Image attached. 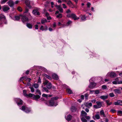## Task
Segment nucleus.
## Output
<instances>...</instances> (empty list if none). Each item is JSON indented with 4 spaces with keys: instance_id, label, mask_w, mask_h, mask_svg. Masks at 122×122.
Returning <instances> with one entry per match:
<instances>
[{
    "instance_id": "obj_46",
    "label": "nucleus",
    "mask_w": 122,
    "mask_h": 122,
    "mask_svg": "<svg viewBox=\"0 0 122 122\" xmlns=\"http://www.w3.org/2000/svg\"><path fill=\"white\" fill-rule=\"evenodd\" d=\"M30 88L31 89V92H34V89L32 87H30Z\"/></svg>"
},
{
    "instance_id": "obj_47",
    "label": "nucleus",
    "mask_w": 122,
    "mask_h": 122,
    "mask_svg": "<svg viewBox=\"0 0 122 122\" xmlns=\"http://www.w3.org/2000/svg\"><path fill=\"white\" fill-rule=\"evenodd\" d=\"M8 0H3L2 1H1V4L4 3L6 2Z\"/></svg>"
},
{
    "instance_id": "obj_49",
    "label": "nucleus",
    "mask_w": 122,
    "mask_h": 122,
    "mask_svg": "<svg viewBox=\"0 0 122 122\" xmlns=\"http://www.w3.org/2000/svg\"><path fill=\"white\" fill-rule=\"evenodd\" d=\"M99 92H100V91H99V90H96L95 91V94H97L99 93Z\"/></svg>"
},
{
    "instance_id": "obj_20",
    "label": "nucleus",
    "mask_w": 122,
    "mask_h": 122,
    "mask_svg": "<svg viewBox=\"0 0 122 122\" xmlns=\"http://www.w3.org/2000/svg\"><path fill=\"white\" fill-rule=\"evenodd\" d=\"M26 26L28 28L30 29H31L32 28V25L30 23H27Z\"/></svg>"
},
{
    "instance_id": "obj_18",
    "label": "nucleus",
    "mask_w": 122,
    "mask_h": 122,
    "mask_svg": "<svg viewBox=\"0 0 122 122\" xmlns=\"http://www.w3.org/2000/svg\"><path fill=\"white\" fill-rule=\"evenodd\" d=\"M26 90H24L23 91V93L24 94V95L26 97H30V96H29V94L28 95L26 93Z\"/></svg>"
},
{
    "instance_id": "obj_3",
    "label": "nucleus",
    "mask_w": 122,
    "mask_h": 122,
    "mask_svg": "<svg viewBox=\"0 0 122 122\" xmlns=\"http://www.w3.org/2000/svg\"><path fill=\"white\" fill-rule=\"evenodd\" d=\"M39 9L38 8L36 7L32 11V13L35 15H40L39 12L38 10Z\"/></svg>"
},
{
    "instance_id": "obj_19",
    "label": "nucleus",
    "mask_w": 122,
    "mask_h": 122,
    "mask_svg": "<svg viewBox=\"0 0 122 122\" xmlns=\"http://www.w3.org/2000/svg\"><path fill=\"white\" fill-rule=\"evenodd\" d=\"M25 111L26 113H28L31 111L30 109L26 107V108Z\"/></svg>"
},
{
    "instance_id": "obj_8",
    "label": "nucleus",
    "mask_w": 122,
    "mask_h": 122,
    "mask_svg": "<svg viewBox=\"0 0 122 122\" xmlns=\"http://www.w3.org/2000/svg\"><path fill=\"white\" fill-rule=\"evenodd\" d=\"M97 106L99 108H101L102 105V104L103 103V102H102L97 101L96 102Z\"/></svg>"
},
{
    "instance_id": "obj_41",
    "label": "nucleus",
    "mask_w": 122,
    "mask_h": 122,
    "mask_svg": "<svg viewBox=\"0 0 122 122\" xmlns=\"http://www.w3.org/2000/svg\"><path fill=\"white\" fill-rule=\"evenodd\" d=\"M109 95L111 97H114L115 96L113 93L112 92L110 93L109 94Z\"/></svg>"
},
{
    "instance_id": "obj_28",
    "label": "nucleus",
    "mask_w": 122,
    "mask_h": 122,
    "mask_svg": "<svg viewBox=\"0 0 122 122\" xmlns=\"http://www.w3.org/2000/svg\"><path fill=\"white\" fill-rule=\"evenodd\" d=\"M76 16L75 14L73 13L71 14V17L74 20H75V19H76Z\"/></svg>"
},
{
    "instance_id": "obj_31",
    "label": "nucleus",
    "mask_w": 122,
    "mask_h": 122,
    "mask_svg": "<svg viewBox=\"0 0 122 122\" xmlns=\"http://www.w3.org/2000/svg\"><path fill=\"white\" fill-rule=\"evenodd\" d=\"M44 75L48 79L50 80L51 79V78L50 76L47 75L46 74H44Z\"/></svg>"
},
{
    "instance_id": "obj_12",
    "label": "nucleus",
    "mask_w": 122,
    "mask_h": 122,
    "mask_svg": "<svg viewBox=\"0 0 122 122\" xmlns=\"http://www.w3.org/2000/svg\"><path fill=\"white\" fill-rule=\"evenodd\" d=\"M16 103L18 105H22L23 104V101L19 99L17 102Z\"/></svg>"
},
{
    "instance_id": "obj_9",
    "label": "nucleus",
    "mask_w": 122,
    "mask_h": 122,
    "mask_svg": "<svg viewBox=\"0 0 122 122\" xmlns=\"http://www.w3.org/2000/svg\"><path fill=\"white\" fill-rule=\"evenodd\" d=\"M3 10L4 12L7 11L9 10L10 8L8 6H6L5 5L2 7Z\"/></svg>"
},
{
    "instance_id": "obj_14",
    "label": "nucleus",
    "mask_w": 122,
    "mask_h": 122,
    "mask_svg": "<svg viewBox=\"0 0 122 122\" xmlns=\"http://www.w3.org/2000/svg\"><path fill=\"white\" fill-rule=\"evenodd\" d=\"M72 116L70 115H68L66 117V119L68 121H70L72 119Z\"/></svg>"
},
{
    "instance_id": "obj_61",
    "label": "nucleus",
    "mask_w": 122,
    "mask_h": 122,
    "mask_svg": "<svg viewBox=\"0 0 122 122\" xmlns=\"http://www.w3.org/2000/svg\"><path fill=\"white\" fill-rule=\"evenodd\" d=\"M71 14H68L67 15V16L68 17H71Z\"/></svg>"
},
{
    "instance_id": "obj_43",
    "label": "nucleus",
    "mask_w": 122,
    "mask_h": 122,
    "mask_svg": "<svg viewBox=\"0 0 122 122\" xmlns=\"http://www.w3.org/2000/svg\"><path fill=\"white\" fill-rule=\"evenodd\" d=\"M15 20H18L20 19V17L19 16H15Z\"/></svg>"
},
{
    "instance_id": "obj_51",
    "label": "nucleus",
    "mask_w": 122,
    "mask_h": 122,
    "mask_svg": "<svg viewBox=\"0 0 122 122\" xmlns=\"http://www.w3.org/2000/svg\"><path fill=\"white\" fill-rule=\"evenodd\" d=\"M87 6L88 7V8H90V5H91V4L89 3L88 2L87 3Z\"/></svg>"
},
{
    "instance_id": "obj_13",
    "label": "nucleus",
    "mask_w": 122,
    "mask_h": 122,
    "mask_svg": "<svg viewBox=\"0 0 122 122\" xmlns=\"http://www.w3.org/2000/svg\"><path fill=\"white\" fill-rule=\"evenodd\" d=\"M52 77L54 79L57 80L58 79V76L56 74H53L52 75Z\"/></svg>"
},
{
    "instance_id": "obj_4",
    "label": "nucleus",
    "mask_w": 122,
    "mask_h": 122,
    "mask_svg": "<svg viewBox=\"0 0 122 122\" xmlns=\"http://www.w3.org/2000/svg\"><path fill=\"white\" fill-rule=\"evenodd\" d=\"M21 20L23 22H25L26 21H29L28 18L26 16L24 15L22 16Z\"/></svg>"
},
{
    "instance_id": "obj_11",
    "label": "nucleus",
    "mask_w": 122,
    "mask_h": 122,
    "mask_svg": "<svg viewBox=\"0 0 122 122\" xmlns=\"http://www.w3.org/2000/svg\"><path fill=\"white\" fill-rule=\"evenodd\" d=\"M116 74L114 72H111L110 74V76L112 78H114L116 76Z\"/></svg>"
},
{
    "instance_id": "obj_37",
    "label": "nucleus",
    "mask_w": 122,
    "mask_h": 122,
    "mask_svg": "<svg viewBox=\"0 0 122 122\" xmlns=\"http://www.w3.org/2000/svg\"><path fill=\"white\" fill-rule=\"evenodd\" d=\"M43 89L44 90V91H45L47 92H48L49 91L48 90V89L47 88V87H44L43 88Z\"/></svg>"
},
{
    "instance_id": "obj_2",
    "label": "nucleus",
    "mask_w": 122,
    "mask_h": 122,
    "mask_svg": "<svg viewBox=\"0 0 122 122\" xmlns=\"http://www.w3.org/2000/svg\"><path fill=\"white\" fill-rule=\"evenodd\" d=\"M47 104L50 106H55L57 105V103H55L53 99H51L47 102Z\"/></svg>"
},
{
    "instance_id": "obj_36",
    "label": "nucleus",
    "mask_w": 122,
    "mask_h": 122,
    "mask_svg": "<svg viewBox=\"0 0 122 122\" xmlns=\"http://www.w3.org/2000/svg\"><path fill=\"white\" fill-rule=\"evenodd\" d=\"M26 108L25 106H22L21 107V109L23 111H25V109Z\"/></svg>"
},
{
    "instance_id": "obj_10",
    "label": "nucleus",
    "mask_w": 122,
    "mask_h": 122,
    "mask_svg": "<svg viewBox=\"0 0 122 122\" xmlns=\"http://www.w3.org/2000/svg\"><path fill=\"white\" fill-rule=\"evenodd\" d=\"M5 20L6 17L5 16L2 14L0 15V21H1L2 20Z\"/></svg>"
},
{
    "instance_id": "obj_26",
    "label": "nucleus",
    "mask_w": 122,
    "mask_h": 122,
    "mask_svg": "<svg viewBox=\"0 0 122 122\" xmlns=\"http://www.w3.org/2000/svg\"><path fill=\"white\" fill-rule=\"evenodd\" d=\"M114 91L117 93L119 94L121 93L120 90L118 89H114Z\"/></svg>"
},
{
    "instance_id": "obj_50",
    "label": "nucleus",
    "mask_w": 122,
    "mask_h": 122,
    "mask_svg": "<svg viewBox=\"0 0 122 122\" xmlns=\"http://www.w3.org/2000/svg\"><path fill=\"white\" fill-rule=\"evenodd\" d=\"M102 88L103 89H105L107 88V86L106 85H103L102 86Z\"/></svg>"
},
{
    "instance_id": "obj_44",
    "label": "nucleus",
    "mask_w": 122,
    "mask_h": 122,
    "mask_svg": "<svg viewBox=\"0 0 122 122\" xmlns=\"http://www.w3.org/2000/svg\"><path fill=\"white\" fill-rule=\"evenodd\" d=\"M41 80L40 77H39L38 80V83H41Z\"/></svg>"
},
{
    "instance_id": "obj_17",
    "label": "nucleus",
    "mask_w": 122,
    "mask_h": 122,
    "mask_svg": "<svg viewBox=\"0 0 122 122\" xmlns=\"http://www.w3.org/2000/svg\"><path fill=\"white\" fill-rule=\"evenodd\" d=\"M100 98L103 100L106 99L108 98L107 96H101L100 97Z\"/></svg>"
},
{
    "instance_id": "obj_32",
    "label": "nucleus",
    "mask_w": 122,
    "mask_h": 122,
    "mask_svg": "<svg viewBox=\"0 0 122 122\" xmlns=\"http://www.w3.org/2000/svg\"><path fill=\"white\" fill-rule=\"evenodd\" d=\"M76 110V109L75 107L74 106H72V107L71 108V110L73 112H74V111H75Z\"/></svg>"
},
{
    "instance_id": "obj_48",
    "label": "nucleus",
    "mask_w": 122,
    "mask_h": 122,
    "mask_svg": "<svg viewBox=\"0 0 122 122\" xmlns=\"http://www.w3.org/2000/svg\"><path fill=\"white\" fill-rule=\"evenodd\" d=\"M42 96L43 97H48V95L45 94H43L42 95Z\"/></svg>"
},
{
    "instance_id": "obj_59",
    "label": "nucleus",
    "mask_w": 122,
    "mask_h": 122,
    "mask_svg": "<svg viewBox=\"0 0 122 122\" xmlns=\"http://www.w3.org/2000/svg\"><path fill=\"white\" fill-rule=\"evenodd\" d=\"M24 79H25V80L26 81H27L28 79H29V78H27V77L26 76L24 77Z\"/></svg>"
},
{
    "instance_id": "obj_62",
    "label": "nucleus",
    "mask_w": 122,
    "mask_h": 122,
    "mask_svg": "<svg viewBox=\"0 0 122 122\" xmlns=\"http://www.w3.org/2000/svg\"><path fill=\"white\" fill-rule=\"evenodd\" d=\"M24 79V77H21L20 79V81H22Z\"/></svg>"
},
{
    "instance_id": "obj_57",
    "label": "nucleus",
    "mask_w": 122,
    "mask_h": 122,
    "mask_svg": "<svg viewBox=\"0 0 122 122\" xmlns=\"http://www.w3.org/2000/svg\"><path fill=\"white\" fill-rule=\"evenodd\" d=\"M110 111L113 113H114L116 111V110L114 109H112L110 110Z\"/></svg>"
},
{
    "instance_id": "obj_38",
    "label": "nucleus",
    "mask_w": 122,
    "mask_h": 122,
    "mask_svg": "<svg viewBox=\"0 0 122 122\" xmlns=\"http://www.w3.org/2000/svg\"><path fill=\"white\" fill-rule=\"evenodd\" d=\"M17 10L20 12H21L22 11V10L21 8L20 7H18L17 8Z\"/></svg>"
},
{
    "instance_id": "obj_30",
    "label": "nucleus",
    "mask_w": 122,
    "mask_h": 122,
    "mask_svg": "<svg viewBox=\"0 0 122 122\" xmlns=\"http://www.w3.org/2000/svg\"><path fill=\"white\" fill-rule=\"evenodd\" d=\"M109 102V100H107L106 101V103L107 104V105L108 106H109L112 104V102Z\"/></svg>"
},
{
    "instance_id": "obj_55",
    "label": "nucleus",
    "mask_w": 122,
    "mask_h": 122,
    "mask_svg": "<svg viewBox=\"0 0 122 122\" xmlns=\"http://www.w3.org/2000/svg\"><path fill=\"white\" fill-rule=\"evenodd\" d=\"M67 4L69 5L70 6L71 5H72V3L71 1L68 2L67 3Z\"/></svg>"
},
{
    "instance_id": "obj_34",
    "label": "nucleus",
    "mask_w": 122,
    "mask_h": 122,
    "mask_svg": "<svg viewBox=\"0 0 122 122\" xmlns=\"http://www.w3.org/2000/svg\"><path fill=\"white\" fill-rule=\"evenodd\" d=\"M95 117L97 119H99L100 118V117L98 114H96L95 116Z\"/></svg>"
},
{
    "instance_id": "obj_5",
    "label": "nucleus",
    "mask_w": 122,
    "mask_h": 122,
    "mask_svg": "<svg viewBox=\"0 0 122 122\" xmlns=\"http://www.w3.org/2000/svg\"><path fill=\"white\" fill-rule=\"evenodd\" d=\"M96 84L94 82H92L89 86L88 87L92 89L96 86Z\"/></svg>"
},
{
    "instance_id": "obj_6",
    "label": "nucleus",
    "mask_w": 122,
    "mask_h": 122,
    "mask_svg": "<svg viewBox=\"0 0 122 122\" xmlns=\"http://www.w3.org/2000/svg\"><path fill=\"white\" fill-rule=\"evenodd\" d=\"M8 5L11 7H13L14 5V3L13 1L11 0H9L7 2Z\"/></svg>"
},
{
    "instance_id": "obj_52",
    "label": "nucleus",
    "mask_w": 122,
    "mask_h": 122,
    "mask_svg": "<svg viewBox=\"0 0 122 122\" xmlns=\"http://www.w3.org/2000/svg\"><path fill=\"white\" fill-rule=\"evenodd\" d=\"M40 29L42 31L44 30L43 26V25H41L40 28Z\"/></svg>"
},
{
    "instance_id": "obj_42",
    "label": "nucleus",
    "mask_w": 122,
    "mask_h": 122,
    "mask_svg": "<svg viewBox=\"0 0 122 122\" xmlns=\"http://www.w3.org/2000/svg\"><path fill=\"white\" fill-rule=\"evenodd\" d=\"M36 93H38L39 94V95H41V92L40 91L39 89L37 90L36 91Z\"/></svg>"
},
{
    "instance_id": "obj_33",
    "label": "nucleus",
    "mask_w": 122,
    "mask_h": 122,
    "mask_svg": "<svg viewBox=\"0 0 122 122\" xmlns=\"http://www.w3.org/2000/svg\"><path fill=\"white\" fill-rule=\"evenodd\" d=\"M32 86H33L35 88H38L39 86V85L37 83H35L34 84L32 85Z\"/></svg>"
},
{
    "instance_id": "obj_15",
    "label": "nucleus",
    "mask_w": 122,
    "mask_h": 122,
    "mask_svg": "<svg viewBox=\"0 0 122 122\" xmlns=\"http://www.w3.org/2000/svg\"><path fill=\"white\" fill-rule=\"evenodd\" d=\"M87 114L86 112L84 111H82L81 112V117L84 116L85 117L87 115Z\"/></svg>"
},
{
    "instance_id": "obj_63",
    "label": "nucleus",
    "mask_w": 122,
    "mask_h": 122,
    "mask_svg": "<svg viewBox=\"0 0 122 122\" xmlns=\"http://www.w3.org/2000/svg\"><path fill=\"white\" fill-rule=\"evenodd\" d=\"M62 5L63 6V8H66V6L65 5V4H63Z\"/></svg>"
},
{
    "instance_id": "obj_24",
    "label": "nucleus",
    "mask_w": 122,
    "mask_h": 122,
    "mask_svg": "<svg viewBox=\"0 0 122 122\" xmlns=\"http://www.w3.org/2000/svg\"><path fill=\"white\" fill-rule=\"evenodd\" d=\"M47 21L45 19H44L41 20V23L42 24H43L45 23Z\"/></svg>"
},
{
    "instance_id": "obj_27",
    "label": "nucleus",
    "mask_w": 122,
    "mask_h": 122,
    "mask_svg": "<svg viewBox=\"0 0 122 122\" xmlns=\"http://www.w3.org/2000/svg\"><path fill=\"white\" fill-rule=\"evenodd\" d=\"M66 91L67 92L70 94L72 93V92L71 90L69 89H66Z\"/></svg>"
},
{
    "instance_id": "obj_40",
    "label": "nucleus",
    "mask_w": 122,
    "mask_h": 122,
    "mask_svg": "<svg viewBox=\"0 0 122 122\" xmlns=\"http://www.w3.org/2000/svg\"><path fill=\"white\" fill-rule=\"evenodd\" d=\"M62 14L60 13L58 15H57L56 16L57 18H62Z\"/></svg>"
},
{
    "instance_id": "obj_54",
    "label": "nucleus",
    "mask_w": 122,
    "mask_h": 122,
    "mask_svg": "<svg viewBox=\"0 0 122 122\" xmlns=\"http://www.w3.org/2000/svg\"><path fill=\"white\" fill-rule=\"evenodd\" d=\"M93 107L94 108H96V109L99 108V107L97 106V105H94L93 106Z\"/></svg>"
},
{
    "instance_id": "obj_53",
    "label": "nucleus",
    "mask_w": 122,
    "mask_h": 122,
    "mask_svg": "<svg viewBox=\"0 0 122 122\" xmlns=\"http://www.w3.org/2000/svg\"><path fill=\"white\" fill-rule=\"evenodd\" d=\"M58 10H59L60 12L61 13H62L63 12V10L61 8H60V9H59Z\"/></svg>"
},
{
    "instance_id": "obj_16",
    "label": "nucleus",
    "mask_w": 122,
    "mask_h": 122,
    "mask_svg": "<svg viewBox=\"0 0 122 122\" xmlns=\"http://www.w3.org/2000/svg\"><path fill=\"white\" fill-rule=\"evenodd\" d=\"M47 88L48 89H50L52 87V85L51 83L50 82L46 86Z\"/></svg>"
},
{
    "instance_id": "obj_7",
    "label": "nucleus",
    "mask_w": 122,
    "mask_h": 122,
    "mask_svg": "<svg viewBox=\"0 0 122 122\" xmlns=\"http://www.w3.org/2000/svg\"><path fill=\"white\" fill-rule=\"evenodd\" d=\"M114 104L115 105H122V101L118 100L117 102H115Z\"/></svg>"
},
{
    "instance_id": "obj_1",
    "label": "nucleus",
    "mask_w": 122,
    "mask_h": 122,
    "mask_svg": "<svg viewBox=\"0 0 122 122\" xmlns=\"http://www.w3.org/2000/svg\"><path fill=\"white\" fill-rule=\"evenodd\" d=\"M29 96L30 97H32V99L36 100H37L40 97V96L38 95H35L30 93L29 94Z\"/></svg>"
},
{
    "instance_id": "obj_21",
    "label": "nucleus",
    "mask_w": 122,
    "mask_h": 122,
    "mask_svg": "<svg viewBox=\"0 0 122 122\" xmlns=\"http://www.w3.org/2000/svg\"><path fill=\"white\" fill-rule=\"evenodd\" d=\"M81 19L82 20H86V17L85 15H81Z\"/></svg>"
},
{
    "instance_id": "obj_39",
    "label": "nucleus",
    "mask_w": 122,
    "mask_h": 122,
    "mask_svg": "<svg viewBox=\"0 0 122 122\" xmlns=\"http://www.w3.org/2000/svg\"><path fill=\"white\" fill-rule=\"evenodd\" d=\"M89 95V94L87 93H86L85 94V99H88V97Z\"/></svg>"
},
{
    "instance_id": "obj_29",
    "label": "nucleus",
    "mask_w": 122,
    "mask_h": 122,
    "mask_svg": "<svg viewBox=\"0 0 122 122\" xmlns=\"http://www.w3.org/2000/svg\"><path fill=\"white\" fill-rule=\"evenodd\" d=\"M49 81L46 80L43 81V84L44 85H47L48 83H49Z\"/></svg>"
},
{
    "instance_id": "obj_56",
    "label": "nucleus",
    "mask_w": 122,
    "mask_h": 122,
    "mask_svg": "<svg viewBox=\"0 0 122 122\" xmlns=\"http://www.w3.org/2000/svg\"><path fill=\"white\" fill-rule=\"evenodd\" d=\"M85 117V118L87 119H89L90 118V117H89V116H86Z\"/></svg>"
},
{
    "instance_id": "obj_22",
    "label": "nucleus",
    "mask_w": 122,
    "mask_h": 122,
    "mask_svg": "<svg viewBox=\"0 0 122 122\" xmlns=\"http://www.w3.org/2000/svg\"><path fill=\"white\" fill-rule=\"evenodd\" d=\"M85 105L87 107H88L89 106L91 107L92 106V104L91 103H86L85 104Z\"/></svg>"
},
{
    "instance_id": "obj_23",
    "label": "nucleus",
    "mask_w": 122,
    "mask_h": 122,
    "mask_svg": "<svg viewBox=\"0 0 122 122\" xmlns=\"http://www.w3.org/2000/svg\"><path fill=\"white\" fill-rule=\"evenodd\" d=\"M100 113L101 115H102L103 117H105L104 112L103 110H101L100 111Z\"/></svg>"
},
{
    "instance_id": "obj_35",
    "label": "nucleus",
    "mask_w": 122,
    "mask_h": 122,
    "mask_svg": "<svg viewBox=\"0 0 122 122\" xmlns=\"http://www.w3.org/2000/svg\"><path fill=\"white\" fill-rule=\"evenodd\" d=\"M72 21L71 20H69L66 24V25L67 26H68L70 24H71Z\"/></svg>"
},
{
    "instance_id": "obj_45",
    "label": "nucleus",
    "mask_w": 122,
    "mask_h": 122,
    "mask_svg": "<svg viewBox=\"0 0 122 122\" xmlns=\"http://www.w3.org/2000/svg\"><path fill=\"white\" fill-rule=\"evenodd\" d=\"M58 98V97H53L51 98V99H53L54 100H57Z\"/></svg>"
},
{
    "instance_id": "obj_25",
    "label": "nucleus",
    "mask_w": 122,
    "mask_h": 122,
    "mask_svg": "<svg viewBox=\"0 0 122 122\" xmlns=\"http://www.w3.org/2000/svg\"><path fill=\"white\" fill-rule=\"evenodd\" d=\"M81 119L83 122H87V120L83 117H81Z\"/></svg>"
},
{
    "instance_id": "obj_64",
    "label": "nucleus",
    "mask_w": 122,
    "mask_h": 122,
    "mask_svg": "<svg viewBox=\"0 0 122 122\" xmlns=\"http://www.w3.org/2000/svg\"><path fill=\"white\" fill-rule=\"evenodd\" d=\"M91 102H92L94 103H95L96 102V100L95 99H93L91 100Z\"/></svg>"
},
{
    "instance_id": "obj_58",
    "label": "nucleus",
    "mask_w": 122,
    "mask_h": 122,
    "mask_svg": "<svg viewBox=\"0 0 122 122\" xmlns=\"http://www.w3.org/2000/svg\"><path fill=\"white\" fill-rule=\"evenodd\" d=\"M29 11V10L27 8H26L25 9V13H26L27 12Z\"/></svg>"
},
{
    "instance_id": "obj_60",
    "label": "nucleus",
    "mask_w": 122,
    "mask_h": 122,
    "mask_svg": "<svg viewBox=\"0 0 122 122\" xmlns=\"http://www.w3.org/2000/svg\"><path fill=\"white\" fill-rule=\"evenodd\" d=\"M117 113H118L121 114L122 115V111H117Z\"/></svg>"
}]
</instances>
